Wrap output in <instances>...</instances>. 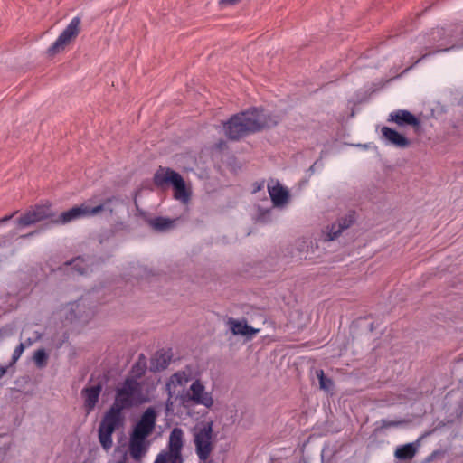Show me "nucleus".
Masks as SVG:
<instances>
[{"mask_svg": "<svg viewBox=\"0 0 463 463\" xmlns=\"http://www.w3.org/2000/svg\"><path fill=\"white\" fill-rule=\"evenodd\" d=\"M277 120L263 109L251 108L235 114L223 124L225 136L230 140H239L249 134L277 125Z\"/></svg>", "mask_w": 463, "mask_h": 463, "instance_id": "f257e3e1", "label": "nucleus"}, {"mask_svg": "<svg viewBox=\"0 0 463 463\" xmlns=\"http://www.w3.org/2000/svg\"><path fill=\"white\" fill-rule=\"evenodd\" d=\"M156 422V411L150 407L133 426L129 435L128 452L135 460H140L146 454L150 446L147 438L153 433Z\"/></svg>", "mask_w": 463, "mask_h": 463, "instance_id": "f03ea898", "label": "nucleus"}, {"mask_svg": "<svg viewBox=\"0 0 463 463\" xmlns=\"http://www.w3.org/2000/svg\"><path fill=\"white\" fill-rule=\"evenodd\" d=\"M461 40H463V30L461 24L450 25L448 28L433 29L427 36L420 38V43H422L424 45V49L429 50V52L422 54L416 63L425 58L428 54L441 51H448L453 48L454 45L451 47L445 46Z\"/></svg>", "mask_w": 463, "mask_h": 463, "instance_id": "7ed1b4c3", "label": "nucleus"}, {"mask_svg": "<svg viewBox=\"0 0 463 463\" xmlns=\"http://www.w3.org/2000/svg\"><path fill=\"white\" fill-rule=\"evenodd\" d=\"M118 199L114 196L107 198L102 203L92 205V200H89L80 205H76L68 211L61 213L58 218L52 220L54 224H67L75 220L96 216L103 211H109L110 214L113 213L111 203Z\"/></svg>", "mask_w": 463, "mask_h": 463, "instance_id": "20e7f679", "label": "nucleus"}, {"mask_svg": "<svg viewBox=\"0 0 463 463\" xmlns=\"http://www.w3.org/2000/svg\"><path fill=\"white\" fill-rule=\"evenodd\" d=\"M146 402L147 399L143 393L141 383L134 377H128L120 386L117 387L112 405L124 411Z\"/></svg>", "mask_w": 463, "mask_h": 463, "instance_id": "39448f33", "label": "nucleus"}, {"mask_svg": "<svg viewBox=\"0 0 463 463\" xmlns=\"http://www.w3.org/2000/svg\"><path fill=\"white\" fill-rule=\"evenodd\" d=\"M213 422L201 421L192 430L195 453L201 463H205L213 449Z\"/></svg>", "mask_w": 463, "mask_h": 463, "instance_id": "423d86ee", "label": "nucleus"}, {"mask_svg": "<svg viewBox=\"0 0 463 463\" xmlns=\"http://www.w3.org/2000/svg\"><path fill=\"white\" fill-rule=\"evenodd\" d=\"M182 401L184 403L191 402L207 409H211L214 404L212 392L206 391L204 384L199 379L193 382L186 393L182 397Z\"/></svg>", "mask_w": 463, "mask_h": 463, "instance_id": "0eeeda50", "label": "nucleus"}, {"mask_svg": "<svg viewBox=\"0 0 463 463\" xmlns=\"http://www.w3.org/2000/svg\"><path fill=\"white\" fill-rule=\"evenodd\" d=\"M54 213L49 204H38L28 209L17 220L19 227H29L42 221L52 219Z\"/></svg>", "mask_w": 463, "mask_h": 463, "instance_id": "6e6552de", "label": "nucleus"}, {"mask_svg": "<svg viewBox=\"0 0 463 463\" xmlns=\"http://www.w3.org/2000/svg\"><path fill=\"white\" fill-rule=\"evenodd\" d=\"M80 19L74 17L67 27L58 36L56 41L49 47L48 52L50 55H55L64 50L65 46L75 38L80 31Z\"/></svg>", "mask_w": 463, "mask_h": 463, "instance_id": "1a4fd4ad", "label": "nucleus"}, {"mask_svg": "<svg viewBox=\"0 0 463 463\" xmlns=\"http://www.w3.org/2000/svg\"><path fill=\"white\" fill-rule=\"evenodd\" d=\"M355 222V213L350 211L345 215L339 217L331 225L326 226L322 231L324 241H331L338 238L341 233L351 227Z\"/></svg>", "mask_w": 463, "mask_h": 463, "instance_id": "9d476101", "label": "nucleus"}, {"mask_svg": "<svg viewBox=\"0 0 463 463\" xmlns=\"http://www.w3.org/2000/svg\"><path fill=\"white\" fill-rule=\"evenodd\" d=\"M101 391V383H98L90 386H86L81 390V396L84 402L83 407L87 414H90L95 409L99 402Z\"/></svg>", "mask_w": 463, "mask_h": 463, "instance_id": "9b49d317", "label": "nucleus"}, {"mask_svg": "<svg viewBox=\"0 0 463 463\" xmlns=\"http://www.w3.org/2000/svg\"><path fill=\"white\" fill-rule=\"evenodd\" d=\"M381 133L382 139L386 145H391L398 148H405L411 144L407 137L389 127H383Z\"/></svg>", "mask_w": 463, "mask_h": 463, "instance_id": "f8f14e48", "label": "nucleus"}, {"mask_svg": "<svg viewBox=\"0 0 463 463\" xmlns=\"http://www.w3.org/2000/svg\"><path fill=\"white\" fill-rule=\"evenodd\" d=\"M227 325L234 335H242L249 339L260 332V329L249 326L245 319L239 320L231 317L228 319Z\"/></svg>", "mask_w": 463, "mask_h": 463, "instance_id": "ddd939ff", "label": "nucleus"}, {"mask_svg": "<svg viewBox=\"0 0 463 463\" xmlns=\"http://www.w3.org/2000/svg\"><path fill=\"white\" fill-rule=\"evenodd\" d=\"M184 446V431L180 428H174L170 432L168 440V451L161 452L160 454H166V456L182 455V449Z\"/></svg>", "mask_w": 463, "mask_h": 463, "instance_id": "4468645a", "label": "nucleus"}, {"mask_svg": "<svg viewBox=\"0 0 463 463\" xmlns=\"http://www.w3.org/2000/svg\"><path fill=\"white\" fill-rule=\"evenodd\" d=\"M389 122L396 123L398 126H418V118L410 111L405 109H398L390 113L388 118Z\"/></svg>", "mask_w": 463, "mask_h": 463, "instance_id": "2eb2a0df", "label": "nucleus"}, {"mask_svg": "<svg viewBox=\"0 0 463 463\" xmlns=\"http://www.w3.org/2000/svg\"><path fill=\"white\" fill-rule=\"evenodd\" d=\"M268 191L274 206H283L287 203L289 197L288 192L279 183L277 182L273 185L269 184Z\"/></svg>", "mask_w": 463, "mask_h": 463, "instance_id": "dca6fc26", "label": "nucleus"}, {"mask_svg": "<svg viewBox=\"0 0 463 463\" xmlns=\"http://www.w3.org/2000/svg\"><path fill=\"white\" fill-rule=\"evenodd\" d=\"M174 188V197L184 204H187L191 199V191L186 187L184 180L179 175L178 177L174 179L172 184Z\"/></svg>", "mask_w": 463, "mask_h": 463, "instance_id": "f3484780", "label": "nucleus"}, {"mask_svg": "<svg viewBox=\"0 0 463 463\" xmlns=\"http://www.w3.org/2000/svg\"><path fill=\"white\" fill-rule=\"evenodd\" d=\"M179 174L168 167H159L154 175V184L157 187H163L165 184H173L174 179L178 177Z\"/></svg>", "mask_w": 463, "mask_h": 463, "instance_id": "a211bd4d", "label": "nucleus"}, {"mask_svg": "<svg viewBox=\"0 0 463 463\" xmlns=\"http://www.w3.org/2000/svg\"><path fill=\"white\" fill-rule=\"evenodd\" d=\"M420 447V439L415 442L407 443L396 448L394 451V457L400 460H410L412 459Z\"/></svg>", "mask_w": 463, "mask_h": 463, "instance_id": "6ab92c4d", "label": "nucleus"}, {"mask_svg": "<svg viewBox=\"0 0 463 463\" xmlns=\"http://www.w3.org/2000/svg\"><path fill=\"white\" fill-rule=\"evenodd\" d=\"M117 430L114 426L107 425L104 423L99 424V440L101 447L105 450H109L113 445L112 434Z\"/></svg>", "mask_w": 463, "mask_h": 463, "instance_id": "aec40b11", "label": "nucleus"}, {"mask_svg": "<svg viewBox=\"0 0 463 463\" xmlns=\"http://www.w3.org/2000/svg\"><path fill=\"white\" fill-rule=\"evenodd\" d=\"M123 421V416H122V411L118 408L115 407L114 405H111V407L108 410V411L105 413L101 423L114 426L115 428H119V426L122 424Z\"/></svg>", "mask_w": 463, "mask_h": 463, "instance_id": "412c9836", "label": "nucleus"}, {"mask_svg": "<svg viewBox=\"0 0 463 463\" xmlns=\"http://www.w3.org/2000/svg\"><path fill=\"white\" fill-rule=\"evenodd\" d=\"M174 220L165 217H156L148 220L149 225L157 232H165L171 229L174 226Z\"/></svg>", "mask_w": 463, "mask_h": 463, "instance_id": "4be33fe9", "label": "nucleus"}, {"mask_svg": "<svg viewBox=\"0 0 463 463\" xmlns=\"http://www.w3.org/2000/svg\"><path fill=\"white\" fill-rule=\"evenodd\" d=\"M316 374L319 381V386L322 390L329 392L333 389L334 382L330 378L325 376L323 370H317Z\"/></svg>", "mask_w": 463, "mask_h": 463, "instance_id": "5701e85b", "label": "nucleus"}, {"mask_svg": "<svg viewBox=\"0 0 463 463\" xmlns=\"http://www.w3.org/2000/svg\"><path fill=\"white\" fill-rule=\"evenodd\" d=\"M189 380L190 376L188 373H186L184 371H179L171 376L170 383L172 384L182 386L186 384L189 382Z\"/></svg>", "mask_w": 463, "mask_h": 463, "instance_id": "b1692460", "label": "nucleus"}, {"mask_svg": "<svg viewBox=\"0 0 463 463\" xmlns=\"http://www.w3.org/2000/svg\"><path fill=\"white\" fill-rule=\"evenodd\" d=\"M48 354L44 349H38L34 352L33 361L38 368H43L47 364Z\"/></svg>", "mask_w": 463, "mask_h": 463, "instance_id": "393cba45", "label": "nucleus"}, {"mask_svg": "<svg viewBox=\"0 0 463 463\" xmlns=\"http://www.w3.org/2000/svg\"><path fill=\"white\" fill-rule=\"evenodd\" d=\"M69 264L73 265V269L80 274H84L87 272L86 265L84 264V260L82 258L78 257Z\"/></svg>", "mask_w": 463, "mask_h": 463, "instance_id": "a878e982", "label": "nucleus"}, {"mask_svg": "<svg viewBox=\"0 0 463 463\" xmlns=\"http://www.w3.org/2000/svg\"><path fill=\"white\" fill-rule=\"evenodd\" d=\"M24 351V345L23 343H20L15 349L14 350L13 355H12V362L11 364H15L18 359L21 357Z\"/></svg>", "mask_w": 463, "mask_h": 463, "instance_id": "bb28decb", "label": "nucleus"}, {"mask_svg": "<svg viewBox=\"0 0 463 463\" xmlns=\"http://www.w3.org/2000/svg\"><path fill=\"white\" fill-rule=\"evenodd\" d=\"M404 421L403 420H382V427L383 428H391V427H398L402 425Z\"/></svg>", "mask_w": 463, "mask_h": 463, "instance_id": "cd10ccee", "label": "nucleus"}, {"mask_svg": "<svg viewBox=\"0 0 463 463\" xmlns=\"http://www.w3.org/2000/svg\"><path fill=\"white\" fill-rule=\"evenodd\" d=\"M145 370H146V366L143 365V366H140L139 364H136L133 368H132V373H136V376H141L142 374H144L145 373Z\"/></svg>", "mask_w": 463, "mask_h": 463, "instance_id": "c85d7f7f", "label": "nucleus"}, {"mask_svg": "<svg viewBox=\"0 0 463 463\" xmlns=\"http://www.w3.org/2000/svg\"><path fill=\"white\" fill-rule=\"evenodd\" d=\"M167 458V463H183V457L182 455L177 456H166Z\"/></svg>", "mask_w": 463, "mask_h": 463, "instance_id": "c756f323", "label": "nucleus"}, {"mask_svg": "<svg viewBox=\"0 0 463 463\" xmlns=\"http://www.w3.org/2000/svg\"><path fill=\"white\" fill-rule=\"evenodd\" d=\"M154 463H167V458L165 454H158Z\"/></svg>", "mask_w": 463, "mask_h": 463, "instance_id": "7c9ffc66", "label": "nucleus"}, {"mask_svg": "<svg viewBox=\"0 0 463 463\" xmlns=\"http://www.w3.org/2000/svg\"><path fill=\"white\" fill-rule=\"evenodd\" d=\"M17 213H18V212L16 211V212L13 213H12V214H10V215H6V216H5V217L1 218V219H0V224H1V223H3V222H7V221H9V220H11V219H12V218H13V217Z\"/></svg>", "mask_w": 463, "mask_h": 463, "instance_id": "2f4dec72", "label": "nucleus"}, {"mask_svg": "<svg viewBox=\"0 0 463 463\" xmlns=\"http://www.w3.org/2000/svg\"><path fill=\"white\" fill-rule=\"evenodd\" d=\"M161 357L163 358V362L160 364V367L164 369V368H165L168 365L169 358H167V359L165 358V354L161 355Z\"/></svg>", "mask_w": 463, "mask_h": 463, "instance_id": "473e14b6", "label": "nucleus"}, {"mask_svg": "<svg viewBox=\"0 0 463 463\" xmlns=\"http://www.w3.org/2000/svg\"><path fill=\"white\" fill-rule=\"evenodd\" d=\"M238 2H240V0H220V3L223 5H234Z\"/></svg>", "mask_w": 463, "mask_h": 463, "instance_id": "72a5a7b5", "label": "nucleus"}, {"mask_svg": "<svg viewBox=\"0 0 463 463\" xmlns=\"http://www.w3.org/2000/svg\"><path fill=\"white\" fill-rule=\"evenodd\" d=\"M7 371V368L5 366L0 365V378H2Z\"/></svg>", "mask_w": 463, "mask_h": 463, "instance_id": "f704fd0d", "label": "nucleus"}, {"mask_svg": "<svg viewBox=\"0 0 463 463\" xmlns=\"http://www.w3.org/2000/svg\"><path fill=\"white\" fill-rule=\"evenodd\" d=\"M37 232H38L37 231L32 232L28 233V234L23 235L22 238H29L31 236H33Z\"/></svg>", "mask_w": 463, "mask_h": 463, "instance_id": "c9c22d12", "label": "nucleus"}, {"mask_svg": "<svg viewBox=\"0 0 463 463\" xmlns=\"http://www.w3.org/2000/svg\"><path fill=\"white\" fill-rule=\"evenodd\" d=\"M6 335V332L5 330H0V340Z\"/></svg>", "mask_w": 463, "mask_h": 463, "instance_id": "e433bc0d", "label": "nucleus"}, {"mask_svg": "<svg viewBox=\"0 0 463 463\" xmlns=\"http://www.w3.org/2000/svg\"><path fill=\"white\" fill-rule=\"evenodd\" d=\"M118 463H127V460H126V458H124L123 460H121V461H119Z\"/></svg>", "mask_w": 463, "mask_h": 463, "instance_id": "4c0bfd02", "label": "nucleus"}]
</instances>
